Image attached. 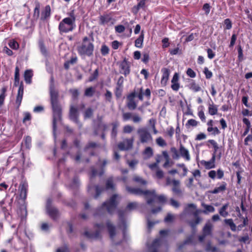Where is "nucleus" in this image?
Segmentation results:
<instances>
[{
  "label": "nucleus",
  "mask_w": 252,
  "mask_h": 252,
  "mask_svg": "<svg viewBox=\"0 0 252 252\" xmlns=\"http://www.w3.org/2000/svg\"><path fill=\"white\" fill-rule=\"evenodd\" d=\"M49 94L53 111V133L56 139L57 124L58 123H62V109L59 101V91L55 86L53 76H51L50 80Z\"/></svg>",
  "instance_id": "obj_1"
},
{
  "label": "nucleus",
  "mask_w": 252,
  "mask_h": 252,
  "mask_svg": "<svg viewBox=\"0 0 252 252\" xmlns=\"http://www.w3.org/2000/svg\"><path fill=\"white\" fill-rule=\"evenodd\" d=\"M127 190L131 193L136 195H144L147 199V203L151 204L153 201L156 199L158 200L159 202L163 203L166 201V197L163 195L157 196L156 194L155 190H143L138 188H131L126 187Z\"/></svg>",
  "instance_id": "obj_2"
},
{
  "label": "nucleus",
  "mask_w": 252,
  "mask_h": 252,
  "mask_svg": "<svg viewBox=\"0 0 252 252\" xmlns=\"http://www.w3.org/2000/svg\"><path fill=\"white\" fill-rule=\"evenodd\" d=\"M139 143L149 144L153 142V137L147 128L143 127L139 128L137 130Z\"/></svg>",
  "instance_id": "obj_3"
},
{
  "label": "nucleus",
  "mask_w": 252,
  "mask_h": 252,
  "mask_svg": "<svg viewBox=\"0 0 252 252\" xmlns=\"http://www.w3.org/2000/svg\"><path fill=\"white\" fill-rule=\"evenodd\" d=\"M78 51L81 56H90L93 54L94 51V45L87 36L83 38V43L81 46L78 48Z\"/></svg>",
  "instance_id": "obj_4"
},
{
  "label": "nucleus",
  "mask_w": 252,
  "mask_h": 252,
  "mask_svg": "<svg viewBox=\"0 0 252 252\" xmlns=\"http://www.w3.org/2000/svg\"><path fill=\"white\" fill-rule=\"evenodd\" d=\"M46 212L50 218L54 221H57L60 218V213L58 209L52 204V199L49 198L46 200Z\"/></svg>",
  "instance_id": "obj_5"
},
{
  "label": "nucleus",
  "mask_w": 252,
  "mask_h": 252,
  "mask_svg": "<svg viewBox=\"0 0 252 252\" xmlns=\"http://www.w3.org/2000/svg\"><path fill=\"white\" fill-rule=\"evenodd\" d=\"M119 202V196L115 194L113 195L109 200L104 202L100 208L101 210L106 209L110 214L112 213Z\"/></svg>",
  "instance_id": "obj_6"
},
{
  "label": "nucleus",
  "mask_w": 252,
  "mask_h": 252,
  "mask_svg": "<svg viewBox=\"0 0 252 252\" xmlns=\"http://www.w3.org/2000/svg\"><path fill=\"white\" fill-rule=\"evenodd\" d=\"M18 85H19V86L15 101L17 109L19 108L21 104L24 94V86L22 81L20 83V79H14V86L17 87Z\"/></svg>",
  "instance_id": "obj_7"
},
{
  "label": "nucleus",
  "mask_w": 252,
  "mask_h": 252,
  "mask_svg": "<svg viewBox=\"0 0 252 252\" xmlns=\"http://www.w3.org/2000/svg\"><path fill=\"white\" fill-rule=\"evenodd\" d=\"M75 17L72 10L69 13V17L64 19V32L72 31L75 27Z\"/></svg>",
  "instance_id": "obj_8"
},
{
  "label": "nucleus",
  "mask_w": 252,
  "mask_h": 252,
  "mask_svg": "<svg viewBox=\"0 0 252 252\" xmlns=\"http://www.w3.org/2000/svg\"><path fill=\"white\" fill-rule=\"evenodd\" d=\"M196 206L194 204H190L188 205V207L185 210V213L191 212L196 218V220L194 223L193 222H190V225L192 227L196 226L201 221V219L197 216L198 213L200 212V211L196 210Z\"/></svg>",
  "instance_id": "obj_9"
},
{
  "label": "nucleus",
  "mask_w": 252,
  "mask_h": 252,
  "mask_svg": "<svg viewBox=\"0 0 252 252\" xmlns=\"http://www.w3.org/2000/svg\"><path fill=\"white\" fill-rule=\"evenodd\" d=\"M136 93L130 94L127 97V106L130 110H134L137 107V103L134 100Z\"/></svg>",
  "instance_id": "obj_10"
},
{
  "label": "nucleus",
  "mask_w": 252,
  "mask_h": 252,
  "mask_svg": "<svg viewBox=\"0 0 252 252\" xmlns=\"http://www.w3.org/2000/svg\"><path fill=\"white\" fill-rule=\"evenodd\" d=\"M180 157H181L186 161H189L191 159L189 152L183 144H180L179 149Z\"/></svg>",
  "instance_id": "obj_11"
},
{
  "label": "nucleus",
  "mask_w": 252,
  "mask_h": 252,
  "mask_svg": "<svg viewBox=\"0 0 252 252\" xmlns=\"http://www.w3.org/2000/svg\"><path fill=\"white\" fill-rule=\"evenodd\" d=\"M133 140L126 139L118 144V148L121 150H127L132 147Z\"/></svg>",
  "instance_id": "obj_12"
},
{
  "label": "nucleus",
  "mask_w": 252,
  "mask_h": 252,
  "mask_svg": "<svg viewBox=\"0 0 252 252\" xmlns=\"http://www.w3.org/2000/svg\"><path fill=\"white\" fill-rule=\"evenodd\" d=\"M20 196L23 199L27 198L28 189V184L26 182H23L20 185Z\"/></svg>",
  "instance_id": "obj_13"
},
{
  "label": "nucleus",
  "mask_w": 252,
  "mask_h": 252,
  "mask_svg": "<svg viewBox=\"0 0 252 252\" xmlns=\"http://www.w3.org/2000/svg\"><path fill=\"white\" fill-rule=\"evenodd\" d=\"M213 225L210 222H208L203 228V234L199 237V240L200 242H202L206 236L209 235L211 233Z\"/></svg>",
  "instance_id": "obj_14"
},
{
  "label": "nucleus",
  "mask_w": 252,
  "mask_h": 252,
  "mask_svg": "<svg viewBox=\"0 0 252 252\" xmlns=\"http://www.w3.org/2000/svg\"><path fill=\"white\" fill-rule=\"evenodd\" d=\"M216 156L214 154L211 159L209 161L201 160V164L207 169L214 168L215 167Z\"/></svg>",
  "instance_id": "obj_15"
},
{
  "label": "nucleus",
  "mask_w": 252,
  "mask_h": 252,
  "mask_svg": "<svg viewBox=\"0 0 252 252\" xmlns=\"http://www.w3.org/2000/svg\"><path fill=\"white\" fill-rule=\"evenodd\" d=\"M120 71L122 73L126 75L130 72L129 63L125 59L120 63Z\"/></svg>",
  "instance_id": "obj_16"
},
{
  "label": "nucleus",
  "mask_w": 252,
  "mask_h": 252,
  "mask_svg": "<svg viewBox=\"0 0 252 252\" xmlns=\"http://www.w3.org/2000/svg\"><path fill=\"white\" fill-rule=\"evenodd\" d=\"M179 76L177 73H175L171 80V88L173 91H178L180 88V84L179 83Z\"/></svg>",
  "instance_id": "obj_17"
},
{
  "label": "nucleus",
  "mask_w": 252,
  "mask_h": 252,
  "mask_svg": "<svg viewBox=\"0 0 252 252\" xmlns=\"http://www.w3.org/2000/svg\"><path fill=\"white\" fill-rule=\"evenodd\" d=\"M172 191L177 194H180L181 193L182 191L180 189V181L178 180L173 179L172 180Z\"/></svg>",
  "instance_id": "obj_18"
},
{
  "label": "nucleus",
  "mask_w": 252,
  "mask_h": 252,
  "mask_svg": "<svg viewBox=\"0 0 252 252\" xmlns=\"http://www.w3.org/2000/svg\"><path fill=\"white\" fill-rule=\"evenodd\" d=\"M144 95L146 96L148 99L150 98L151 91L149 89H147L144 92L142 88H140L139 92L136 93V96H137L140 100H143Z\"/></svg>",
  "instance_id": "obj_19"
},
{
  "label": "nucleus",
  "mask_w": 252,
  "mask_h": 252,
  "mask_svg": "<svg viewBox=\"0 0 252 252\" xmlns=\"http://www.w3.org/2000/svg\"><path fill=\"white\" fill-rule=\"evenodd\" d=\"M161 72H162V76L161 79V84L165 86L168 80L170 71L168 69L163 68L161 69Z\"/></svg>",
  "instance_id": "obj_20"
},
{
  "label": "nucleus",
  "mask_w": 252,
  "mask_h": 252,
  "mask_svg": "<svg viewBox=\"0 0 252 252\" xmlns=\"http://www.w3.org/2000/svg\"><path fill=\"white\" fill-rule=\"evenodd\" d=\"M78 112L77 108L71 106L70 109L69 117L71 120L78 123Z\"/></svg>",
  "instance_id": "obj_21"
},
{
  "label": "nucleus",
  "mask_w": 252,
  "mask_h": 252,
  "mask_svg": "<svg viewBox=\"0 0 252 252\" xmlns=\"http://www.w3.org/2000/svg\"><path fill=\"white\" fill-rule=\"evenodd\" d=\"M51 13V8L50 5H47L45 7L41 13L40 19L42 21L45 20L47 18L49 17Z\"/></svg>",
  "instance_id": "obj_22"
},
{
  "label": "nucleus",
  "mask_w": 252,
  "mask_h": 252,
  "mask_svg": "<svg viewBox=\"0 0 252 252\" xmlns=\"http://www.w3.org/2000/svg\"><path fill=\"white\" fill-rule=\"evenodd\" d=\"M139 1L137 5L132 8V11L134 14H136L140 9H144L145 7L146 0H137Z\"/></svg>",
  "instance_id": "obj_23"
},
{
  "label": "nucleus",
  "mask_w": 252,
  "mask_h": 252,
  "mask_svg": "<svg viewBox=\"0 0 252 252\" xmlns=\"http://www.w3.org/2000/svg\"><path fill=\"white\" fill-rule=\"evenodd\" d=\"M229 206L228 203L224 204L219 210L220 215L222 217H226L228 216L229 213L227 211Z\"/></svg>",
  "instance_id": "obj_24"
},
{
  "label": "nucleus",
  "mask_w": 252,
  "mask_h": 252,
  "mask_svg": "<svg viewBox=\"0 0 252 252\" xmlns=\"http://www.w3.org/2000/svg\"><path fill=\"white\" fill-rule=\"evenodd\" d=\"M33 76L32 72L31 70H26L24 72V79L26 83L30 84L32 82V78Z\"/></svg>",
  "instance_id": "obj_25"
},
{
  "label": "nucleus",
  "mask_w": 252,
  "mask_h": 252,
  "mask_svg": "<svg viewBox=\"0 0 252 252\" xmlns=\"http://www.w3.org/2000/svg\"><path fill=\"white\" fill-rule=\"evenodd\" d=\"M40 5L39 2H35V6L34 9V12L33 14V18L34 20H37L39 18L40 16Z\"/></svg>",
  "instance_id": "obj_26"
},
{
  "label": "nucleus",
  "mask_w": 252,
  "mask_h": 252,
  "mask_svg": "<svg viewBox=\"0 0 252 252\" xmlns=\"http://www.w3.org/2000/svg\"><path fill=\"white\" fill-rule=\"evenodd\" d=\"M153 154V149L151 147H148L145 148L143 152L144 158L145 159H148L152 157Z\"/></svg>",
  "instance_id": "obj_27"
},
{
  "label": "nucleus",
  "mask_w": 252,
  "mask_h": 252,
  "mask_svg": "<svg viewBox=\"0 0 252 252\" xmlns=\"http://www.w3.org/2000/svg\"><path fill=\"white\" fill-rule=\"evenodd\" d=\"M144 35L143 33V32H142L140 35L135 41V46L136 47L139 48H141L142 47L143 40H144Z\"/></svg>",
  "instance_id": "obj_28"
},
{
  "label": "nucleus",
  "mask_w": 252,
  "mask_h": 252,
  "mask_svg": "<svg viewBox=\"0 0 252 252\" xmlns=\"http://www.w3.org/2000/svg\"><path fill=\"white\" fill-rule=\"evenodd\" d=\"M226 184L224 182H223L222 184H221L219 187L215 188L212 191H211V193L213 194H217L219 192L223 191L226 189Z\"/></svg>",
  "instance_id": "obj_29"
},
{
  "label": "nucleus",
  "mask_w": 252,
  "mask_h": 252,
  "mask_svg": "<svg viewBox=\"0 0 252 252\" xmlns=\"http://www.w3.org/2000/svg\"><path fill=\"white\" fill-rule=\"evenodd\" d=\"M202 206L204 208V210L203 211L204 214H207L209 213H214L215 211V208L212 205L202 203Z\"/></svg>",
  "instance_id": "obj_30"
},
{
  "label": "nucleus",
  "mask_w": 252,
  "mask_h": 252,
  "mask_svg": "<svg viewBox=\"0 0 252 252\" xmlns=\"http://www.w3.org/2000/svg\"><path fill=\"white\" fill-rule=\"evenodd\" d=\"M107 226L109 233L110 237L112 239H113L114 236L115 235V227L110 222H108L107 223Z\"/></svg>",
  "instance_id": "obj_31"
},
{
  "label": "nucleus",
  "mask_w": 252,
  "mask_h": 252,
  "mask_svg": "<svg viewBox=\"0 0 252 252\" xmlns=\"http://www.w3.org/2000/svg\"><path fill=\"white\" fill-rule=\"evenodd\" d=\"M99 20L100 24L102 25H104L111 20V18L109 15H105L100 16Z\"/></svg>",
  "instance_id": "obj_32"
},
{
  "label": "nucleus",
  "mask_w": 252,
  "mask_h": 252,
  "mask_svg": "<svg viewBox=\"0 0 252 252\" xmlns=\"http://www.w3.org/2000/svg\"><path fill=\"white\" fill-rule=\"evenodd\" d=\"M7 91V87H3L1 90V94H0V106H1L4 101V99L6 96V92Z\"/></svg>",
  "instance_id": "obj_33"
},
{
  "label": "nucleus",
  "mask_w": 252,
  "mask_h": 252,
  "mask_svg": "<svg viewBox=\"0 0 252 252\" xmlns=\"http://www.w3.org/2000/svg\"><path fill=\"white\" fill-rule=\"evenodd\" d=\"M225 224H227L230 226L231 230L233 231H235L236 230V226L235 224L234 223L232 219H225L224 220Z\"/></svg>",
  "instance_id": "obj_34"
},
{
  "label": "nucleus",
  "mask_w": 252,
  "mask_h": 252,
  "mask_svg": "<svg viewBox=\"0 0 252 252\" xmlns=\"http://www.w3.org/2000/svg\"><path fill=\"white\" fill-rule=\"evenodd\" d=\"M209 113L211 115H214L217 114L218 108L217 106L214 104H209L208 107Z\"/></svg>",
  "instance_id": "obj_35"
},
{
  "label": "nucleus",
  "mask_w": 252,
  "mask_h": 252,
  "mask_svg": "<svg viewBox=\"0 0 252 252\" xmlns=\"http://www.w3.org/2000/svg\"><path fill=\"white\" fill-rule=\"evenodd\" d=\"M39 47L41 53L44 56H46L48 54V52L43 41H40L39 42Z\"/></svg>",
  "instance_id": "obj_36"
},
{
  "label": "nucleus",
  "mask_w": 252,
  "mask_h": 252,
  "mask_svg": "<svg viewBox=\"0 0 252 252\" xmlns=\"http://www.w3.org/2000/svg\"><path fill=\"white\" fill-rule=\"evenodd\" d=\"M113 128L112 130L111 135L112 137L115 138L117 134V128L119 124L117 122H115L112 124Z\"/></svg>",
  "instance_id": "obj_37"
},
{
  "label": "nucleus",
  "mask_w": 252,
  "mask_h": 252,
  "mask_svg": "<svg viewBox=\"0 0 252 252\" xmlns=\"http://www.w3.org/2000/svg\"><path fill=\"white\" fill-rule=\"evenodd\" d=\"M189 88L190 90L195 92H197L201 90L200 87L198 85L196 84L194 82H192L190 84Z\"/></svg>",
  "instance_id": "obj_38"
},
{
  "label": "nucleus",
  "mask_w": 252,
  "mask_h": 252,
  "mask_svg": "<svg viewBox=\"0 0 252 252\" xmlns=\"http://www.w3.org/2000/svg\"><path fill=\"white\" fill-rule=\"evenodd\" d=\"M198 124V122L196 120L194 119H189L186 123V126L187 127H189V126H196Z\"/></svg>",
  "instance_id": "obj_39"
},
{
  "label": "nucleus",
  "mask_w": 252,
  "mask_h": 252,
  "mask_svg": "<svg viewBox=\"0 0 252 252\" xmlns=\"http://www.w3.org/2000/svg\"><path fill=\"white\" fill-rule=\"evenodd\" d=\"M24 118L23 119V123H26L27 121H31L32 120V115L29 112H25L23 114Z\"/></svg>",
  "instance_id": "obj_40"
},
{
  "label": "nucleus",
  "mask_w": 252,
  "mask_h": 252,
  "mask_svg": "<svg viewBox=\"0 0 252 252\" xmlns=\"http://www.w3.org/2000/svg\"><path fill=\"white\" fill-rule=\"evenodd\" d=\"M171 152L172 153V158L173 159H178L180 158V153H178L177 150L175 147L171 148Z\"/></svg>",
  "instance_id": "obj_41"
},
{
  "label": "nucleus",
  "mask_w": 252,
  "mask_h": 252,
  "mask_svg": "<svg viewBox=\"0 0 252 252\" xmlns=\"http://www.w3.org/2000/svg\"><path fill=\"white\" fill-rule=\"evenodd\" d=\"M207 131L209 132H211L212 134L214 135L219 134L220 133V131L217 127H208Z\"/></svg>",
  "instance_id": "obj_42"
},
{
  "label": "nucleus",
  "mask_w": 252,
  "mask_h": 252,
  "mask_svg": "<svg viewBox=\"0 0 252 252\" xmlns=\"http://www.w3.org/2000/svg\"><path fill=\"white\" fill-rule=\"evenodd\" d=\"M177 166L182 168L183 173L182 176L184 177L186 176L188 172V169L185 164L184 163H179L177 164Z\"/></svg>",
  "instance_id": "obj_43"
},
{
  "label": "nucleus",
  "mask_w": 252,
  "mask_h": 252,
  "mask_svg": "<svg viewBox=\"0 0 252 252\" xmlns=\"http://www.w3.org/2000/svg\"><path fill=\"white\" fill-rule=\"evenodd\" d=\"M93 114V110L92 109L89 108H88L84 112V118L85 119H89L90 118Z\"/></svg>",
  "instance_id": "obj_44"
},
{
  "label": "nucleus",
  "mask_w": 252,
  "mask_h": 252,
  "mask_svg": "<svg viewBox=\"0 0 252 252\" xmlns=\"http://www.w3.org/2000/svg\"><path fill=\"white\" fill-rule=\"evenodd\" d=\"M156 143L158 146L161 147L165 146L166 145V143L165 140L161 137L157 138Z\"/></svg>",
  "instance_id": "obj_45"
},
{
  "label": "nucleus",
  "mask_w": 252,
  "mask_h": 252,
  "mask_svg": "<svg viewBox=\"0 0 252 252\" xmlns=\"http://www.w3.org/2000/svg\"><path fill=\"white\" fill-rule=\"evenodd\" d=\"M175 219V216L173 214L169 213L167 214V216L164 219V221L166 222H172Z\"/></svg>",
  "instance_id": "obj_46"
},
{
  "label": "nucleus",
  "mask_w": 252,
  "mask_h": 252,
  "mask_svg": "<svg viewBox=\"0 0 252 252\" xmlns=\"http://www.w3.org/2000/svg\"><path fill=\"white\" fill-rule=\"evenodd\" d=\"M132 121L135 123H140L141 120V117L137 114H133L132 116Z\"/></svg>",
  "instance_id": "obj_47"
},
{
  "label": "nucleus",
  "mask_w": 252,
  "mask_h": 252,
  "mask_svg": "<svg viewBox=\"0 0 252 252\" xmlns=\"http://www.w3.org/2000/svg\"><path fill=\"white\" fill-rule=\"evenodd\" d=\"M10 48L14 50H17L19 48V45L18 43L15 40H13L9 43Z\"/></svg>",
  "instance_id": "obj_48"
},
{
  "label": "nucleus",
  "mask_w": 252,
  "mask_h": 252,
  "mask_svg": "<svg viewBox=\"0 0 252 252\" xmlns=\"http://www.w3.org/2000/svg\"><path fill=\"white\" fill-rule=\"evenodd\" d=\"M115 29L116 32L121 33L125 31V27L122 25H119L115 26Z\"/></svg>",
  "instance_id": "obj_49"
},
{
  "label": "nucleus",
  "mask_w": 252,
  "mask_h": 252,
  "mask_svg": "<svg viewBox=\"0 0 252 252\" xmlns=\"http://www.w3.org/2000/svg\"><path fill=\"white\" fill-rule=\"evenodd\" d=\"M203 72L205 74V77L207 79H210L213 76L212 72L206 67L204 68Z\"/></svg>",
  "instance_id": "obj_50"
},
{
  "label": "nucleus",
  "mask_w": 252,
  "mask_h": 252,
  "mask_svg": "<svg viewBox=\"0 0 252 252\" xmlns=\"http://www.w3.org/2000/svg\"><path fill=\"white\" fill-rule=\"evenodd\" d=\"M133 127L129 125L125 126L123 128L124 132L126 133H130L133 131Z\"/></svg>",
  "instance_id": "obj_51"
},
{
  "label": "nucleus",
  "mask_w": 252,
  "mask_h": 252,
  "mask_svg": "<svg viewBox=\"0 0 252 252\" xmlns=\"http://www.w3.org/2000/svg\"><path fill=\"white\" fill-rule=\"evenodd\" d=\"M133 180L138 183L141 184L142 185L146 184L147 182L146 181L144 180L142 178L139 176H135L133 178Z\"/></svg>",
  "instance_id": "obj_52"
},
{
  "label": "nucleus",
  "mask_w": 252,
  "mask_h": 252,
  "mask_svg": "<svg viewBox=\"0 0 252 252\" xmlns=\"http://www.w3.org/2000/svg\"><path fill=\"white\" fill-rule=\"evenodd\" d=\"M94 93V89L92 87L87 88L85 92V94L88 96H91Z\"/></svg>",
  "instance_id": "obj_53"
},
{
  "label": "nucleus",
  "mask_w": 252,
  "mask_h": 252,
  "mask_svg": "<svg viewBox=\"0 0 252 252\" xmlns=\"http://www.w3.org/2000/svg\"><path fill=\"white\" fill-rule=\"evenodd\" d=\"M76 61H77V58H76V57L72 58L71 59V60L69 61L66 62L64 64V66L66 68H68L69 67V64H73L76 62Z\"/></svg>",
  "instance_id": "obj_54"
},
{
  "label": "nucleus",
  "mask_w": 252,
  "mask_h": 252,
  "mask_svg": "<svg viewBox=\"0 0 252 252\" xmlns=\"http://www.w3.org/2000/svg\"><path fill=\"white\" fill-rule=\"evenodd\" d=\"M114 188V184L113 183L112 179L109 178L106 182V189H113Z\"/></svg>",
  "instance_id": "obj_55"
},
{
  "label": "nucleus",
  "mask_w": 252,
  "mask_h": 252,
  "mask_svg": "<svg viewBox=\"0 0 252 252\" xmlns=\"http://www.w3.org/2000/svg\"><path fill=\"white\" fill-rule=\"evenodd\" d=\"M187 75L191 78H194L196 76L195 72L191 68H189L187 71Z\"/></svg>",
  "instance_id": "obj_56"
},
{
  "label": "nucleus",
  "mask_w": 252,
  "mask_h": 252,
  "mask_svg": "<svg viewBox=\"0 0 252 252\" xmlns=\"http://www.w3.org/2000/svg\"><path fill=\"white\" fill-rule=\"evenodd\" d=\"M156 176L158 179H161L163 177V172L159 168L156 170Z\"/></svg>",
  "instance_id": "obj_57"
},
{
  "label": "nucleus",
  "mask_w": 252,
  "mask_h": 252,
  "mask_svg": "<svg viewBox=\"0 0 252 252\" xmlns=\"http://www.w3.org/2000/svg\"><path fill=\"white\" fill-rule=\"evenodd\" d=\"M137 206V203L135 202H131L128 204L126 207V210H132L134 209Z\"/></svg>",
  "instance_id": "obj_58"
},
{
  "label": "nucleus",
  "mask_w": 252,
  "mask_h": 252,
  "mask_svg": "<svg viewBox=\"0 0 252 252\" xmlns=\"http://www.w3.org/2000/svg\"><path fill=\"white\" fill-rule=\"evenodd\" d=\"M101 52L103 55H106L109 53V48L106 45H103L101 47Z\"/></svg>",
  "instance_id": "obj_59"
},
{
  "label": "nucleus",
  "mask_w": 252,
  "mask_h": 252,
  "mask_svg": "<svg viewBox=\"0 0 252 252\" xmlns=\"http://www.w3.org/2000/svg\"><path fill=\"white\" fill-rule=\"evenodd\" d=\"M148 166L152 171L156 170L158 169V165L156 162L152 164H149Z\"/></svg>",
  "instance_id": "obj_60"
},
{
  "label": "nucleus",
  "mask_w": 252,
  "mask_h": 252,
  "mask_svg": "<svg viewBox=\"0 0 252 252\" xmlns=\"http://www.w3.org/2000/svg\"><path fill=\"white\" fill-rule=\"evenodd\" d=\"M98 75V69H95L94 71L93 74L90 77L89 81H93L94 79H95Z\"/></svg>",
  "instance_id": "obj_61"
},
{
  "label": "nucleus",
  "mask_w": 252,
  "mask_h": 252,
  "mask_svg": "<svg viewBox=\"0 0 252 252\" xmlns=\"http://www.w3.org/2000/svg\"><path fill=\"white\" fill-rule=\"evenodd\" d=\"M203 9L205 11L206 14L208 15L210 11V6L208 3H205L203 6Z\"/></svg>",
  "instance_id": "obj_62"
},
{
  "label": "nucleus",
  "mask_w": 252,
  "mask_h": 252,
  "mask_svg": "<svg viewBox=\"0 0 252 252\" xmlns=\"http://www.w3.org/2000/svg\"><path fill=\"white\" fill-rule=\"evenodd\" d=\"M132 115L130 113H124L123 115V118L124 121H127L132 118Z\"/></svg>",
  "instance_id": "obj_63"
},
{
  "label": "nucleus",
  "mask_w": 252,
  "mask_h": 252,
  "mask_svg": "<svg viewBox=\"0 0 252 252\" xmlns=\"http://www.w3.org/2000/svg\"><path fill=\"white\" fill-rule=\"evenodd\" d=\"M161 241V240L160 238L155 239L154 241V242L153 243V244L152 245V248H155L156 247H157L158 245H159L160 244Z\"/></svg>",
  "instance_id": "obj_64"
}]
</instances>
